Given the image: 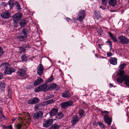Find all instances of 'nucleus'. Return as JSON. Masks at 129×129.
<instances>
[{"instance_id": "f257e3e1", "label": "nucleus", "mask_w": 129, "mask_h": 129, "mask_svg": "<svg viewBox=\"0 0 129 129\" xmlns=\"http://www.w3.org/2000/svg\"><path fill=\"white\" fill-rule=\"evenodd\" d=\"M30 29L28 27L23 28L21 31L18 38L21 42L24 41L27 39L29 33Z\"/></svg>"}, {"instance_id": "f03ea898", "label": "nucleus", "mask_w": 129, "mask_h": 129, "mask_svg": "<svg viewBox=\"0 0 129 129\" xmlns=\"http://www.w3.org/2000/svg\"><path fill=\"white\" fill-rule=\"evenodd\" d=\"M125 74V72L124 70H118L117 72V76H119L117 79L116 81L118 83H121L124 81V79L125 76H127V75H124Z\"/></svg>"}, {"instance_id": "7ed1b4c3", "label": "nucleus", "mask_w": 129, "mask_h": 129, "mask_svg": "<svg viewBox=\"0 0 129 129\" xmlns=\"http://www.w3.org/2000/svg\"><path fill=\"white\" fill-rule=\"evenodd\" d=\"M101 114L103 115H104V113H108L107 114L105 115L103 119L105 122L108 125H111V123L112 122V118L109 117L108 115L109 114L108 113L109 112L107 111H103L101 110Z\"/></svg>"}, {"instance_id": "20e7f679", "label": "nucleus", "mask_w": 129, "mask_h": 129, "mask_svg": "<svg viewBox=\"0 0 129 129\" xmlns=\"http://www.w3.org/2000/svg\"><path fill=\"white\" fill-rule=\"evenodd\" d=\"M48 85L45 84H43L38 86L36 87L34 89V90L36 92H38L41 91H46L49 90Z\"/></svg>"}, {"instance_id": "39448f33", "label": "nucleus", "mask_w": 129, "mask_h": 129, "mask_svg": "<svg viewBox=\"0 0 129 129\" xmlns=\"http://www.w3.org/2000/svg\"><path fill=\"white\" fill-rule=\"evenodd\" d=\"M22 14L20 12L15 14L12 17L14 22H18L22 18Z\"/></svg>"}, {"instance_id": "423d86ee", "label": "nucleus", "mask_w": 129, "mask_h": 129, "mask_svg": "<svg viewBox=\"0 0 129 129\" xmlns=\"http://www.w3.org/2000/svg\"><path fill=\"white\" fill-rule=\"evenodd\" d=\"M85 11L81 10L78 13V17L76 18L77 20L80 22H82L85 16Z\"/></svg>"}, {"instance_id": "0eeeda50", "label": "nucleus", "mask_w": 129, "mask_h": 129, "mask_svg": "<svg viewBox=\"0 0 129 129\" xmlns=\"http://www.w3.org/2000/svg\"><path fill=\"white\" fill-rule=\"evenodd\" d=\"M30 48L29 44H24L21 46L18 47L20 53H25L26 52L27 48L28 49Z\"/></svg>"}, {"instance_id": "6e6552de", "label": "nucleus", "mask_w": 129, "mask_h": 129, "mask_svg": "<svg viewBox=\"0 0 129 129\" xmlns=\"http://www.w3.org/2000/svg\"><path fill=\"white\" fill-rule=\"evenodd\" d=\"M16 73L17 75L20 77H25L26 75L27 76L25 70L20 68L18 69Z\"/></svg>"}, {"instance_id": "1a4fd4ad", "label": "nucleus", "mask_w": 129, "mask_h": 129, "mask_svg": "<svg viewBox=\"0 0 129 129\" xmlns=\"http://www.w3.org/2000/svg\"><path fill=\"white\" fill-rule=\"evenodd\" d=\"M80 119L78 115H75L73 116L71 118L72 125L74 126L76 124L77 122L79 121Z\"/></svg>"}, {"instance_id": "9d476101", "label": "nucleus", "mask_w": 129, "mask_h": 129, "mask_svg": "<svg viewBox=\"0 0 129 129\" xmlns=\"http://www.w3.org/2000/svg\"><path fill=\"white\" fill-rule=\"evenodd\" d=\"M118 40L120 43L124 44H126L129 42V40L125 36L119 37L118 38Z\"/></svg>"}, {"instance_id": "9b49d317", "label": "nucleus", "mask_w": 129, "mask_h": 129, "mask_svg": "<svg viewBox=\"0 0 129 129\" xmlns=\"http://www.w3.org/2000/svg\"><path fill=\"white\" fill-rule=\"evenodd\" d=\"M1 17L4 19H7L11 16V13L8 11H6L1 14Z\"/></svg>"}, {"instance_id": "f8f14e48", "label": "nucleus", "mask_w": 129, "mask_h": 129, "mask_svg": "<svg viewBox=\"0 0 129 129\" xmlns=\"http://www.w3.org/2000/svg\"><path fill=\"white\" fill-rule=\"evenodd\" d=\"M73 101L69 100L61 103V107L62 108H65L66 107L71 106L73 104Z\"/></svg>"}, {"instance_id": "ddd939ff", "label": "nucleus", "mask_w": 129, "mask_h": 129, "mask_svg": "<svg viewBox=\"0 0 129 129\" xmlns=\"http://www.w3.org/2000/svg\"><path fill=\"white\" fill-rule=\"evenodd\" d=\"M53 122V120L52 119L46 120L43 123V126L45 127H48L50 126Z\"/></svg>"}, {"instance_id": "4468645a", "label": "nucleus", "mask_w": 129, "mask_h": 129, "mask_svg": "<svg viewBox=\"0 0 129 129\" xmlns=\"http://www.w3.org/2000/svg\"><path fill=\"white\" fill-rule=\"evenodd\" d=\"M15 70L14 69L12 68L8 67L4 71V74L5 75H10L12 73L14 72Z\"/></svg>"}, {"instance_id": "2eb2a0df", "label": "nucleus", "mask_w": 129, "mask_h": 129, "mask_svg": "<svg viewBox=\"0 0 129 129\" xmlns=\"http://www.w3.org/2000/svg\"><path fill=\"white\" fill-rule=\"evenodd\" d=\"M43 113L42 111H37L33 115V118L35 119H38L41 118L43 116Z\"/></svg>"}, {"instance_id": "dca6fc26", "label": "nucleus", "mask_w": 129, "mask_h": 129, "mask_svg": "<svg viewBox=\"0 0 129 129\" xmlns=\"http://www.w3.org/2000/svg\"><path fill=\"white\" fill-rule=\"evenodd\" d=\"M39 100L38 98L35 97L29 100L28 101V103L29 104H34L38 103L39 102Z\"/></svg>"}, {"instance_id": "f3484780", "label": "nucleus", "mask_w": 129, "mask_h": 129, "mask_svg": "<svg viewBox=\"0 0 129 129\" xmlns=\"http://www.w3.org/2000/svg\"><path fill=\"white\" fill-rule=\"evenodd\" d=\"M43 82V79L41 78H39L36 80L34 82V85L36 86L40 84Z\"/></svg>"}, {"instance_id": "a211bd4d", "label": "nucleus", "mask_w": 129, "mask_h": 129, "mask_svg": "<svg viewBox=\"0 0 129 129\" xmlns=\"http://www.w3.org/2000/svg\"><path fill=\"white\" fill-rule=\"evenodd\" d=\"M28 21L24 19H23L20 20L19 24L21 27H24L26 25Z\"/></svg>"}, {"instance_id": "6ab92c4d", "label": "nucleus", "mask_w": 129, "mask_h": 129, "mask_svg": "<svg viewBox=\"0 0 129 129\" xmlns=\"http://www.w3.org/2000/svg\"><path fill=\"white\" fill-rule=\"evenodd\" d=\"M58 111V109L57 108H53L49 112L50 116L52 117L56 114Z\"/></svg>"}, {"instance_id": "aec40b11", "label": "nucleus", "mask_w": 129, "mask_h": 129, "mask_svg": "<svg viewBox=\"0 0 129 129\" xmlns=\"http://www.w3.org/2000/svg\"><path fill=\"white\" fill-rule=\"evenodd\" d=\"M71 96L70 93L68 90L65 91L64 93H62V96L64 98H69Z\"/></svg>"}, {"instance_id": "412c9836", "label": "nucleus", "mask_w": 129, "mask_h": 129, "mask_svg": "<svg viewBox=\"0 0 129 129\" xmlns=\"http://www.w3.org/2000/svg\"><path fill=\"white\" fill-rule=\"evenodd\" d=\"M109 62L110 63L113 65H115L117 63V59L116 57L111 58L110 59Z\"/></svg>"}, {"instance_id": "4be33fe9", "label": "nucleus", "mask_w": 129, "mask_h": 129, "mask_svg": "<svg viewBox=\"0 0 129 129\" xmlns=\"http://www.w3.org/2000/svg\"><path fill=\"white\" fill-rule=\"evenodd\" d=\"M117 1L116 0H109V4L112 7H115L117 5Z\"/></svg>"}, {"instance_id": "5701e85b", "label": "nucleus", "mask_w": 129, "mask_h": 129, "mask_svg": "<svg viewBox=\"0 0 129 129\" xmlns=\"http://www.w3.org/2000/svg\"><path fill=\"white\" fill-rule=\"evenodd\" d=\"M28 56L26 54H22L21 57V59H22V61L26 62L27 60Z\"/></svg>"}, {"instance_id": "b1692460", "label": "nucleus", "mask_w": 129, "mask_h": 129, "mask_svg": "<svg viewBox=\"0 0 129 129\" xmlns=\"http://www.w3.org/2000/svg\"><path fill=\"white\" fill-rule=\"evenodd\" d=\"M50 86L48 87V88L49 90H52L55 89L56 87L57 86V85L55 83H53L50 84L49 85Z\"/></svg>"}, {"instance_id": "393cba45", "label": "nucleus", "mask_w": 129, "mask_h": 129, "mask_svg": "<svg viewBox=\"0 0 129 129\" xmlns=\"http://www.w3.org/2000/svg\"><path fill=\"white\" fill-rule=\"evenodd\" d=\"M124 79V83L127 86H129V76L128 75L126 77L125 76Z\"/></svg>"}, {"instance_id": "a878e982", "label": "nucleus", "mask_w": 129, "mask_h": 129, "mask_svg": "<svg viewBox=\"0 0 129 129\" xmlns=\"http://www.w3.org/2000/svg\"><path fill=\"white\" fill-rule=\"evenodd\" d=\"M9 63L7 62H5L2 63L0 67L2 69H6L8 67V65Z\"/></svg>"}, {"instance_id": "bb28decb", "label": "nucleus", "mask_w": 129, "mask_h": 129, "mask_svg": "<svg viewBox=\"0 0 129 129\" xmlns=\"http://www.w3.org/2000/svg\"><path fill=\"white\" fill-rule=\"evenodd\" d=\"M5 87V84L2 82H0V92L4 90Z\"/></svg>"}, {"instance_id": "cd10ccee", "label": "nucleus", "mask_w": 129, "mask_h": 129, "mask_svg": "<svg viewBox=\"0 0 129 129\" xmlns=\"http://www.w3.org/2000/svg\"><path fill=\"white\" fill-rule=\"evenodd\" d=\"M55 101V100L53 99H52L47 100L44 102L43 103L44 104V105L45 106V105H47L48 104L54 103Z\"/></svg>"}, {"instance_id": "c85d7f7f", "label": "nucleus", "mask_w": 129, "mask_h": 129, "mask_svg": "<svg viewBox=\"0 0 129 129\" xmlns=\"http://www.w3.org/2000/svg\"><path fill=\"white\" fill-rule=\"evenodd\" d=\"M85 111L82 109H80L78 112L79 115L81 117H84L85 115Z\"/></svg>"}, {"instance_id": "c756f323", "label": "nucleus", "mask_w": 129, "mask_h": 129, "mask_svg": "<svg viewBox=\"0 0 129 129\" xmlns=\"http://www.w3.org/2000/svg\"><path fill=\"white\" fill-rule=\"evenodd\" d=\"M59 125L55 123L52 124L50 127L49 129H59Z\"/></svg>"}, {"instance_id": "7c9ffc66", "label": "nucleus", "mask_w": 129, "mask_h": 129, "mask_svg": "<svg viewBox=\"0 0 129 129\" xmlns=\"http://www.w3.org/2000/svg\"><path fill=\"white\" fill-rule=\"evenodd\" d=\"M14 5L16 6V9L18 11H20L22 9L19 4L17 1L15 2Z\"/></svg>"}, {"instance_id": "2f4dec72", "label": "nucleus", "mask_w": 129, "mask_h": 129, "mask_svg": "<svg viewBox=\"0 0 129 129\" xmlns=\"http://www.w3.org/2000/svg\"><path fill=\"white\" fill-rule=\"evenodd\" d=\"M94 14L95 18L98 19L100 18L101 16L99 12H96V11H95L94 12Z\"/></svg>"}, {"instance_id": "473e14b6", "label": "nucleus", "mask_w": 129, "mask_h": 129, "mask_svg": "<svg viewBox=\"0 0 129 129\" xmlns=\"http://www.w3.org/2000/svg\"><path fill=\"white\" fill-rule=\"evenodd\" d=\"M44 106V104H38L35 106L34 107V109L35 110H36L39 108L40 107H41V106Z\"/></svg>"}, {"instance_id": "72a5a7b5", "label": "nucleus", "mask_w": 129, "mask_h": 129, "mask_svg": "<svg viewBox=\"0 0 129 129\" xmlns=\"http://www.w3.org/2000/svg\"><path fill=\"white\" fill-rule=\"evenodd\" d=\"M15 2H13V0H10L8 2V4L10 8H12L14 5Z\"/></svg>"}, {"instance_id": "f704fd0d", "label": "nucleus", "mask_w": 129, "mask_h": 129, "mask_svg": "<svg viewBox=\"0 0 129 129\" xmlns=\"http://www.w3.org/2000/svg\"><path fill=\"white\" fill-rule=\"evenodd\" d=\"M126 64L125 63H123L121 64L119 67V70H124V68L125 67Z\"/></svg>"}, {"instance_id": "c9c22d12", "label": "nucleus", "mask_w": 129, "mask_h": 129, "mask_svg": "<svg viewBox=\"0 0 129 129\" xmlns=\"http://www.w3.org/2000/svg\"><path fill=\"white\" fill-rule=\"evenodd\" d=\"M63 116V113L61 112H60L58 114V116H57L56 118H57L60 119L62 118Z\"/></svg>"}, {"instance_id": "e433bc0d", "label": "nucleus", "mask_w": 129, "mask_h": 129, "mask_svg": "<svg viewBox=\"0 0 129 129\" xmlns=\"http://www.w3.org/2000/svg\"><path fill=\"white\" fill-rule=\"evenodd\" d=\"M23 125L21 123L17 124L16 125V129H25L24 128H22Z\"/></svg>"}, {"instance_id": "4c0bfd02", "label": "nucleus", "mask_w": 129, "mask_h": 129, "mask_svg": "<svg viewBox=\"0 0 129 129\" xmlns=\"http://www.w3.org/2000/svg\"><path fill=\"white\" fill-rule=\"evenodd\" d=\"M54 78H53V76L52 75L51 77L49 78L46 82V83H48L49 82H50L52 81L53 80Z\"/></svg>"}, {"instance_id": "58836bf2", "label": "nucleus", "mask_w": 129, "mask_h": 129, "mask_svg": "<svg viewBox=\"0 0 129 129\" xmlns=\"http://www.w3.org/2000/svg\"><path fill=\"white\" fill-rule=\"evenodd\" d=\"M96 30H97L98 34L100 35V36H101L102 33L103 32V29L100 28L99 29H96Z\"/></svg>"}, {"instance_id": "ea45409f", "label": "nucleus", "mask_w": 129, "mask_h": 129, "mask_svg": "<svg viewBox=\"0 0 129 129\" xmlns=\"http://www.w3.org/2000/svg\"><path fill=\"white\" fill-rule=\"evenodd\" d=\"M5 129H13L12 126L10 125L8 126H5V125L2 126Z\"/></svg>"}, {"instance_id": "a19ab883", "label": "nucleus", "mask_w": 129, "mask_h": 129, "mask_svg": "<svg viewBox=\"0 0 129 129\" xmlns=\"http://www.w3.org/2000/svg\"><path fill=\"white\" fill-rule=\"evenodd\" d=\"M44 68L43 66L41 64H40L39 65V66L38 67L37 69L43 71L44 70Z\"/></svg>"}, {"instance_id": "79ce46f5", "label": "nucleus", "mask_w": 129, "mask_h": 129, "mask_svg": "<svg viewBox=\"0 0 129 129\" xmlns=\"http://www.w3.org/2000/svg\"><path fill=\"white\" fill-rule=\"evenodd\" d=\"M97 123L99 125V126L101 128H103L105 126L104 124L101 122H97Z\"/></svg>"}, {"instance_id": "37998d69", "label": "nucleus", "mask_w": 129, "mask_h": 129, "mask_svg": "<svg viewBox=\"0 0 129 129\" xmlns=\"http://www.w3.org/2000/svg\"><path fill=\"white\" fill-rule=\"evenodd\" d=\"M4 53V51L3 48L2 47H0V57L3 55Z\"/></svg>"}, {"instance_id": "c03bdc74", "label": "nucleus", "mask_w": 129, "mask_h": 129, "mask_svg": "<svg viewBox=\"0 0 129 129\" xmlns=\"http://www.w3.org/2000/svg\"><path fill=\"white\" fill-rule=\"evenodd\" d=\"M108 0H102V4L105 5H106L107 4Z\"/></svg>"}, {"instance_id": "a18cd8bd", "label": "nucleus", "mask_w": 129, "mask_h": 129, "mask_svg": "<svg viewBox=\"0 0 129 129\" xmlns=\"http://www.w3.org/2000/svg\"><path fill=\"white\" fill-rule=\"evenodd\" d=\"M108 34L109 35L110 37V38L112 40L113 39V38H114V37H115V36H114L111 32H109L108 33Z\"/></svg>"}, {"instance_id": "49530a36", "label": "nucleus", "mask_w": 129, "mask_h": 129, "mask_svg": "<svg viewBox=\"0 0 129 129\" xmlns=\"http://www.w3.org/2000/svg\"><path fill=\"white\" fill-rule=\"evenodd\" d=\"M43 71L41 70L37 69V73L38 75L40 76L43 73Z\"/></svg>"}, {"instance_id": "de8ad7c7", "label": "nucleus", "mask_w": 129, "mask_h": 129, "mask_svg": "<svg viewBox=\"0 0 129 129\" xmlns=\"http://www.w3.org/2000/svg\"><path fill=\"white\" fill-rule=\"evenodd\" d=\"M107 55V57H110L113 55V54L111 52H108Z\"/></svg>"}, {"instance_id": "09e8293b", "label": "nucleus", "mask_w": 129, "mask_h": 129, "mask_svg": "<svg viewBox=\"0 0 129 129\" xmlns=\"http://www.w3.org/2000/svg\"><path fill=\"white\" fill-rule=\"evenodd\" d=\"M8 5V4L7 3H6L5 2H3L1 4V5L4 7H5L6 6Z\"/></svg>"}, {"instance_id": "8fccbe9b", "label": "nucleus", "mask_w": 129, "mask_h": 129, "mask_svg": "<svg viewBox=\"0 0 129 129\" xmlns=\"http://www.w3.org/2000/svg\"><path fill=\"white\" fill-rule=\"evenodd\" d=\"M112 40H113V41L115 42H118L116 38V37H114V38H113Z\"/></svg>"}, {"instance_id": "3c124183", "label": "nucleus", "mask_w": 129, "mask_h": 129, "mask_svg": "<svg viewBox=\"0 0 129 129\" xmlns=\"http://www.w3.org/2000/svg\"><path fill=\"white\" fill-rule=\"evenodd\" d=\"M112 40H113V41L115 42H118L116 38V37H114V38H113Z\"/></svg>"}, {"instance_id": "603ef678", "label": "nucleus", "mask_w": 129, "mask_h": 129, "mask_svg": "<svg viewBox=\"0 0 129 129\" xmlns=\"http://www.w3.org/2000/svg\"><path fill=\"white\" fill-rule=\"evenodd\" d=\"M18 22H14L13 23V25L14 27H17L18 26L17 23Z\"/></svg>"}, {"instance_id": "864d4df0", "label": "nucleus", "mask_w": 129, "mask_h": 129, "mask_svg": "<svg viewBox=\"0 0 129 129\" xmlns=\"http://www.w3.org/2000/svg\"><path fill=\"white\" fill-rule=\"evenodd\" d=\"M0 114H1V116L3 117L4 118H5V116L2 113V111H0Z\"/></svg>"}, {"instance_id": "5fc2aeb1", "label": "nucleus", "mask_w": 129, "mask_h": 129, "mask_svg": "<svg viewBox=\"0 0 129 129\" xmlns=\"http://www.w3.org/2000/svg\"><path fill=\"white\" fill-rule=\"evenodd\" d=\"M3 77V74L1 72H0V80L2 79Z\"/></svg>"}, {"instance_id": "6e6d98bb", "label": "nucleus", "mask_w": 129, "mask_h": 129, "mask_svg": "<svg viewBox=\"0 0 129 129\" xmlns=\"http://www.w3.org/2000/svg\"><path fill=\"white\" fill-rule=\"evenodd\" d=\"M106 43H108L110 45V46H112V43H111V42L110 41H108L106 42Z\"/></svg>"}, {"instance_id": "4d7b16f0", "label": "nucleus", "mask_w": 129, "mask_h": 129, "mask_svg": "<svg viewBox=\"0 0 129 129\" xmlns=\"http://www.w3.org/2000/svg\"><path fill=\"white\" fill-rule=\"evenodd\" d=\"M59 89H60L59 87L58 86H57L55 90L56 91H57Z\"/></svg>"}, {"instance_id": "13d9d810", "label": "nucleus", "mask_w": 129, "mask_h": 129, "mask_svg": "<svg viewBox=\"0 0 129 129\" xmlns=\"http://www.w3.org/2000/svg\"><path fill=\"white\" fill-rule=\"evenodd\" d=\"M66 20L68 21H69L70 20V18L67 17L66 18Z\"/></svg>"}, {"instance_id": "bf43d9fd", "label": "nucleus", "mask_w": 129, "mask_h": 129, "mask_svg": "<svg viewBox=\"0 0 129 129\" xmlns=\"http://www.w3.org/2000/svg\"><path fill=\"white\" fill-rule=\"evenodd\" d=\"M112 129H116L114 125H112Z\"/></svg>"}, {"instance_id": "052dcab7", "label": "nucleus", "mask_w": 129, "mask_h": 129, "mask_svg": "<svg viewBox=\"0 0 129 129\" xmlns=\"http://www.w3.org/2000/svg\"><path fill=\"white\" fill-rule=\"evenodd\" d=\"M8 93H9V94L10 95L11 94V91L10 90V89H9L8 90Z\"/></svg>"}, {"instance_id": "680f3d73", "label": "nucleus", "mask_w": 129, "mask_h": 129, "mask_svg": "<svg viewBox=\"0 0 129 129\" xmlns=\"http://www.w3.org/2000/svg\"><path fill=\"white\" fill-rule=\"evenodd\" d=\"M126 31L128 34H129V26H128V29L127 30H126Z\"/></svg>"}, {"instance_id": "e2e57ef3", "label": "nucleus", "mask_w": 129, "mask_h": 129, "mask_svg": "<svg viewBox=\"0 0 129 129\" xmlns=\"http://www.w3.org/2000/svg\"><path fill=\"white\" fill-rule=\"evenodd\" d=\"M109 86L110 87H112L113 86V85L112 84L110 83L109 84Z\"/></svg>"}, {"instance_id": "0e129e2a", "label": "nucleus", "mask_w": 129, "mask_h": 129, "mask_svg": "<svg viewBox=\"0 0 129 129\" xmlns=\"http://www.w3.org/2000/svg\"><path fill=\"white\" fill-rule=\"evenodd\" d=\"M101 45H103L102 44H98V46L101 49H102V47H101Z\"/></svg>"}, {"instance_id": "69168bd1", "label": "nucleus", "mask_w": 129, "mask_h": 129, "mask_svg": "<svg viewBox=\"0 0 129 129\" xmlns=\"http://www.w3.org/2000/svg\"><path fill=\"white\" fill-rule=\"evenodd\" d=\"M17 119V118H13L12 119V120L13 121H15V120Z\"/></svg>"}, {"instance_id": "338daca9", "label": "nucleus", "mask_w": 129, "mask_h": 129, "mask_svg": "<svg viewBox=\"0 0 129 129\" xmlns=\"http://www.w3.org/2000/svg\"><path fill=\"white\" fill-rule=\"evenodd\" d=\"M112 45L110 46V50L111 51L112 49Z\"/></svg>"}, {"instance_id": "774afa93", "label": "nucleus", "mask_w": 129, "mask_h": 129, "mask_svg": "<svg viewBox=\"0 0 129 129\" xmlns=\"http://www.w3.org/2000/svg\"><path fill=\"white\" fill-rule=\"evenodd\" d=\"M94 124L96 126H97V124H96V123H95Z\"/></svg>"}]
</instances>
